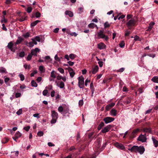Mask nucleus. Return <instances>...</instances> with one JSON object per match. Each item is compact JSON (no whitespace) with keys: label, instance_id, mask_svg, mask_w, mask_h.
<instances>
[{"label":"nucleus","instance_id":"nucleus-46","mask_svg":"<svg viewBox=\"0 0 158 158\" xmlns=\"http://www.w3.org/2000/svg\"><path fill=\"white\" fill-rule=\"evenodd\" d=\"M139 130L138 129H136L133 131V132L132 133V135H133L134 136H135V134H136L138 132Z\"/></svg>","mask_w":158,"mask_h":158},{"label":"nucleus","instance_id":"nucleus-18","mask_svg":"<svg viewBox=\"0 0 158 158\" xmlns=\"http://www.w3.org/2000/svg\"><path fill=\"white\" fill-rule=\"evenodd\" d=\"M88 26L89 28H94L95 27H96L97 29H98V27L97 26L93 23H91L89 24Z\"/></svg>","mask_w":158,"mask_h":158},{"label":"nucleus","instance_id":"nucleus-6","mask_svg":"<svg viewBox=\"0 0 158 158\" xmlns=\"http://www.w3.org/2000/svg\"><path fill=\"white\" fill-rule=\"evenodd\" d=\"M40 50L38 48H36L35 49H32L31 51V54L33 56H37V53L40 52Z\"/></svg>","mask_w":158,"mask_h":158},{"label":"nucleus","instance_id":"nucleus-43","mask_svg":"<svg viewBox=\"0 0 158 158\" xmlns=\"http://www.w3.org/2000/svg\"><path fill=\"white\" fill-rule=\"evenodd\" d=\"M30 33L28 32H27L25 34H24L23 35V36L24 37L26 38H27L30 36Z\"/></svg>","mask_w":158,"mask_h":158},{"label":"nucleus","instance_id":"nucleus-61","mask_svg":"<svg viewBox=\"0 0 158 158\" xmlns=\"http://www.w3.org/2000/svg\"><path fill=\"white\" fill-rule=\"evenodd\" d=\"M29 45L28 46L30 47H32L34 46V44L32 41L30 42L29 43Z\"/></svg>","mask_w":158,"mask_h":158},{"label":"nucleus","instance_id":"nucleus-15","mask_svg":"<svg viewBox=\"0 0 158 158\" xmlns=\"http://www.w3.org/2000/svg\"><path fill=\"white\" fill-rule=\"evenodd\" d=\"M152 139L153 142L154 146L156 148H157L158 146V141L156 140L154 137H152Z\"/></svg>","mask_w":158,"mask_h":158},{"label":"nucleus","instance_id":"nucleus-12","mask_svg":"<svg viewBox=\"0 0 158 158\" xmlns=\"http://www.w3.org/2000/svg\"><path fill=\"white\" fill-rule=\"evenodd\" d=\"M115 146L117 148H120V149H123L124 148V147L122 144L121 143H115Z\"/></svg>","mask_w":158,"mask_h":158},{"label":"nucleus","instance_id":"nucleus-4","mask_svg":"<svg viewBox=\"0 0 158 158\" xmlns=\"http://www.w3.org/2000/svg\"><path fill=\"white\" fill-rule=\"evenodd\" d=\"M103 120L106 124H107L113 122L114 120V118L108 117L104 118Z\"/></svg>","mask_w":158,"mask_h":158},{"label":"nucleus","instance_id":"nucleus-27","mask_svg":"<svg viewBox=\"0 0 158 158\" xmlns=\"http://www.w3.org/2000/svg\"><path fill=\"white\" fill-rule=\"evenodd\" d=\"M104 125V123L103 122H101L100 124H99L98 127V130H100L101 129L102 127H103Z\"/></svg>","mask_w":158,"mask_h":158},{"label":"nucleus","instance_id":"nucleus-14","mask_svg":"<svg viewBox=\"0 0 158 158\" xmlns=\"http://www.w3.org/2000/svg\"><path fill=\"white\" fill-rule=\"evenodd\" d=\"M52 116V118H58V114L54 110L51 111Z\"/></svg>","mask_w":158,"mask_h":158},{"label":"nucleus","instance_id":"nucleus-48","mask_svg":"<svg viewBox=\"0 0 158 158\" xmlns=\"http://www.w3.org/2000/svg\"><path fill=\"white\" fill-rule=\"evenodd\" d=\"M58 70L61 73H64V70L63 69L59 68L58 69Z\"/></svg>","mask_w":158,"mask_h":158},{"label":"nucleus","instance_id":"nucleus-9","mask_svg":"<svg viewBox=\"0 0 158 158\" xmlns=\"http://www.w3.org/2000/svg\"><path fill=\"white\" fill-rule=\"evenodd\" d=\"M98 65L94 66L92 67V70L91 72L93 74H95L98 71Z\"/></svg>","mask_w":158,"mask_h":158},{"label":"nucleus","instance_id":"nucleus-37","mask_svg":"<svg viewBox=\"0 0 158 158\" xmlns=\"http://www.w3.org/2000/svg\"><path fill=\"white\" fill-rule=\"evenodd\" d=\"M104 27L105 28L109 27L110 26V24L108 22H106L104 24Z\"/></svg>","mask_w":158,"mask_h":158},{"label":"nucleus","instance_id":"nucleus-39","mask_svg":"<svg viewBox=\"0 0 158 158\" xmlns=\"http://www.w3.org/2000/svg\"><path fill=\"white\" fill-rule=\"evenodd\" d=\"M43 94L44 96H46L47 95L48 93V91L47 89H44L43 92Z\"/></svg>","mask_w":158,"mask_h":158},{"label":"nucleus","instance_id":"nucleus-38","mask_svg":"<svg viewBox=\"0 0 158 158\" xmlns=\"http://www.w3.org/2000/svg\"><path fill=\"white\" fill-rule=\"evenodd\" d=\"M130 33V31H129L128 30H127L125 31L124 35L125 36H128Z\"/></svg>","mask_w":158,"mask_h":158},{"label":"nucleus","instance_id":"nucleus-47","mask_svg":"<svg viewBox=\"0 0 158 158\" xmlns=\"http://www.w3.org/2000/svg\"><path fill=\"white\" fill-rule=\"evenodd\" d=\"M21 96V94L20 93H16L15 94V97L16 98H18L20 97Z\"/></svg>","mask_w":158,"mask_h":158},{"label":"nucleus","instance_id":"nucleus-26","mask_svg":"<svg viewBox=\"0 0 158 158\" xmlns=\"http://www.w3.org/2000/svg\"><path fill=\"white\" fill-rule=\"evenodd\" d=\"M57 85L58 87L61 89L63 88L64 86V83L62 81H61L60 82L59 85H58V84Z\"/></svg>","mask_w":158,"mask_h":158},{"label":"nucleus","instance_id":"nucleus-21","mask_svg":"<svg viewBox=\"0 0 158 158\" xmlns=\"http://www.w3.org/2000/svg\"><path fill=\"white\" fill-rule=\"evenodd\" d=\"M13 45V43L11 42H10L8 44L7 47L8 48L10 49L11 51H13L12 48Z\"/></svg>","mask_w":158,"mask_h":158},{"label":"nucleus","instance_id":"nucleus-35","mask_svg":"<svg viewBox=\"0 0 158 158\" xmlns=\"http://www.w3.org/2000/svg\"><path fill=\"white\" fill-rule=\"evenodd\" d=\"M19 76L20 77L21 81H23L24 80V77L23 74H19Z\"/></svg>","mask_w":158,"mask_h":158},{"label":"nucleus","instance_id":"nucleus-58","mask_svg":"<svg viewBox=\"0 0 158 158\" xmlns=\"http://www.w3.org/2000/svg\"><path fill=\"white\" fill-rule=\"evenodd\" d=\"M37 73V71L36 70H34L32 73L31 74V77H33L34 75Z\"/></svg>","mask_w":158,"mask_h":158},{"label":"nucleus","instance_id":"nucleus-29","mask_svg":"<svg viewBox=\"0 0 158 158\" xmlns=\"http://www.w3.org/2000/svg\"><path fill=\"white\" fill-rule=\"evenodd\" d=\"M143 131L146 133H150L151 132V129L150 128H144L143 130Z\"/></svg>","mask_w":158,"mask_h":158},{"label":"nucleus","instance_id":"nucleus-10","mask_svg":"<svg viewBox=\"0 0 158 158\" xmlns=\"http://www.w3.org/2000/svg\"><path fill=\"white\" fill-rule=\"evenodd\" d=\"M137 146H133L131 148H129L128 150L132 152H137Z\"/></svg>","mask_w":158,"mask_h":158},{"label":"nucleus","instance_id":"nucleus-45","mask_svg":"<svg viewBox=\"0 0 158 158\" xmlns=\"http://www.w3.org/2000/svg\"><path fill=\"white\" fill-rule=\"evenodd\" d=\"M119 46L121 48H123L124 47L125 45V43L123 41H121V42L119 44Z\"/></svg>","mask_w":158,"mask_h":158},{"label":"nucleus","instance_id":"nucleus-2","mask_svg":"<svg viewBox=\"0 0 158 158\" xmlns=\"http://www.w3.org/2000/svg\"><path fill=\"white\" fill-rule=\"evenodd\" d=\"M136 23V20L134 19H131L127 23L126 25L129 29H131Z\"/></svg>","mask_w":158,"mask_h":158},{"label":"nucleus","instance_id":"nucleus-11","mask_svg":"<svg viewBox=\"0 0 158 158\" xmlns=\"http://www.w3.org/2000/svg\"><path fill=\"white\" fill-rule=\"evenodd\" d=\"M110 114L111 116H115L117 114V110L114 109H112L110 112Z\"/></svg>","mask_w":158,"mask_h":158},{"label":"nucleus","instance_id":"nucleus-33","mask_svg":"<svg viewBox=\"0 0 158 158\" xmlns=\"http://www.w3.org/2000/svg\"><path fill=\"white\" fill-rule=\"evenodd\" d=\"M83 7H80L79 8L77 12L79 14H81L83 12Z\"/></svg>","mask_w":158,"mask_h":158},{"label":"nucleus","instance_id":"nucleus-49","mask_svg":"<svg viewBox=\"0 0 158 158\" xmlns=\"http://www.w3.org/2000/svg\"><path fill=\"white\" fill-rule=\"evenodd\" d=\"M44 135V133L42 131H40L38 132L37 135L39 136H42Z\"/></svg>","mask_w":158,"mask_h":158},{"label":"nucleus","instance_id":"nucleus-20","mask_svg":"<svg viewBox=\"0 0 158 158\" xmlns=\"http://www.w3.org/2000/svg\"><path fill=\"white\" fill-rule=\"evenodd\" d=\"M151 80L153 82L158 83V77H154L151 79Z\"/></svg>","mask_w":158,"mask_h":158},{"label":"nucleus","instance_id":"nucleus-62","mask_svg":"<svg viewBox=\"0 0 158 158\" xmlns=\"http://www.w3.org/2000/svg\"><path fill=\"white\" fill-rule=\"evenodd\" d=\"M90 82V81L88 80V79H86L85 81V85L87 86L88 85V83H89Z\"/></svg>","mask_w":158,"mask_h":158},{"label":"nucleus","instance_id":"nucleus-40","mask_svg":"<svg viewBox=\"0 0 158 158\" xmlns=\"http://www.w3.org/2000/svg\"><path fill=\"white\" fill-rule=\"evenodd\" d=\"M26 10L28 13H30L32 10V8L31 7H28Z\"/></svg>","mask_w":158,"mask_h":158},{"label":"nucleus","instance_id":"nucleus-36","mask_svg":"<svg viewBox=\"0 0 158 158\" xmlns=\"http://www.w3.org/2000/svg\"><path fill=\"white\" fill-rule=\"evenodd\" d=\"M19 55L20 57H23L25 55V53L24 52H21L19 53Z\"/></svg>","mask_w":158,"mask_h":158},{"label":"nucleus","instance_id":"nucleus-55","mask_svg":"<svg viewBox=\"0 0 158 158\" xmlns=\"http://www.w3.org/2000/svg\"><path fill=\"white\" fill-rule=\"evenodd\" d=\"M111 108V106H110V105H109H109H107V106H106V111H108Z\"/></svg>","mask_w":158,"mask_h":158},{"label":"nucleus","instance_id":"nucleus-13","mask_svg":"<svg viewBox=\"0 0 158 158\" xmlns=\"http://www.w3.org/2000/svg\"><path fill=\"white\" fill-rule=\"evenodd\" d=\"M98 48L100 49H102L105 48L106 45L105 44L102 43H101L98 45Z\"/></svg>","mask_w":158,"mask_h":158},{"label":"nucleus","instance_id":"nucleus-5","mask_svg":"<svg viewBox=\"0 0 158 158\" xmlns=\"http://www.w3.org/2000/svg\"><path fill=\"white\" fill-rule=\"evenodd\" d=\"M137 152H139L140 154H142L144 153L145 149L143 146H140L139 147L137 146Z\"/></svg>","mask_w":158,"mask_h":158},{"label":"nucleus","instance_id":"nucleus-22","mask_svg":"<svg viewBox=\"0 0 158 158\" xmlns=\"http://www.w3.org/2000/svg\"><path fill=\"white\" fill-rule=\"evenodd\" d=\"M39 69L40 72L42 73H44L45 71L44 67L43 66H40Z\"/></svg>","mask_w":158,"mask_h":158},{"label":"nucleus","instance_id":"nucleus-63","mask_svg":"<svg viewBox=\"0 0 158 158\" xmlns=\"http://www.w3.org/2000/svg\"><path fill=\"white\" fill-rule=\"evenodd\" d=\"M67 63L70 66H73L74 64V63L73 62H72V61H68L67 62Z\"/></svg>","mask_w":158,"mask_h":158},{"label":"nucleus","instance_id":"nucleus-32","mask_svg":"<svg viewBox=\"0 0 158 158\" xmlns=\"http://www.w3.org/2000/svg\"><path fill=\"white\" fill-rule=\"evenodd\" d=\"M71 70L72 71L71 72L70 71H69V74L70 77H73L74 76L75 73L73 71L72 69H71Z\"/></svg>","mask_w":158,"mask_h":158},{"label":"nucleus","instance_id":"nucleus-64","mask_svg":"<svg viewBox=\"0 0 158 158\" xmlns=\"http://www.w3.org/2000/svg\"><path fill=\"white\" fill-rule=\"evenodd\" d=\"M138 91H139L140 94L142 93L143 92V89L142 88H139L138 89Z\"/></svg>","mask_w":158,"mask_h":158},{"label":"nucleus","instance_id":"nucleus-16","mask_svg":"<svg viewBox=\"0 0 158 158\" xmlns=\"http://www.w3.org/2000/svg\"><path fill=\"white\" fill-rule=\"evenodd\" d=\"M44 58L45 60V61L47 63H48L49 62H51L52 61V60L49 56H45Z\"/></svg>","mask_w":158,"mask_h":158},{"label":"nucleus","instance_id":"nucleus-24","mask_svg":"<svg viewBox=\"0 0 158 158\" xmlns=\"http://www.w3.org/2000/svg\"><path fill=\"white\" fill-rule=\"evenodd\" d=\"M23 40V39L20 37H19L18 39L17 40L15 44H20Z\"/></svg>","mask_w":158,"mask_h":158},{"label":"nucleus","instance_id":"nucleus-52","mask_svg":"<svg viewBox=\"0 0 158 158\" xmlns=\"http://www.w3.org/2000/svg\"><path fill=\"white\" fill-rule=\"evenodd\" d=\"M3 19H2L1 20V22L2 23H6L7 22V20L6 19H5V17L4 16H3Z\"/></svg>","mask_w":158,"mask_h":158},{"label":"nucleus","instance_id":"nucleus-7","mask_svg":"<svg viewBox=\"0 0 158 158\" xmlns=\"http://www.w3.org/2000/svg\"><path fill=\"white\" fill-rule=\"evenodd\" d=\"M137 139L142 142H144L146 141V138L145 135H141L139 136Z\"/></svg>","mask_w":158,"mask_h":158},{"label":"nucleus","instance_id":"nucleus-42","mask_svg":"<svg viewBox=\"0 0 158 158\" xmlns=\"http://www.w3.org/2000/svg\"><path fill=\"white\" fill-rule=\"evenodd\" d=\"M58 110L59 112L62 113V112L63 111V107L62 106H60L58 108Z\"/></svg>","mask_w":158,"mask_h":158},{"label":"nucleus","instance_id":"nucleus-60","mask_svg":"<svg viewBox=\"0 0 158 158\" xmlns=\"http://www.w3.org/2000/svg\"><path fill=\"white\" fill-rule=\"evenodd\" d=\"M23 66L24 67V68L25 69H26L27 68L28 69H30V65H28L27 64H25L24 65H23Z\"/></svg>","mask_w":158,"mask_h":158},{"label":"nucleus","instance_id":"nucleus-50","mask_svg":"<svg viewBox=\"0 0 158 158\" xmlns=\"http://www.w3.org/2000/svg\"><path fill=\"white\" fill-rule=\"evenodd\" d=\"M33 116L34 117L37 118H39L40 117L39 115V114L38 113H36L33 114Z\"/></svg>","mask_w":158,"mask_h":158},{"label":"nucleus","instance_id":"nucleus-17","mask_svg":"<svg viewBox=\"0 0 158 158\" xmlns=\"http://www.w3.org/2000/svg\"><path fill=\"white\" fill-rule=\"evenodd\" d=\"M65 13L66 15H68L70 17H72L73 15V13L70 11L66 10Z\"/></svg>","mask_w":158,"mask_h":158},{"label":"nucleus","instance_id":"nucleus-59","mask_svg":"<svg viewBox=\"0 0 158 158\" xmlns=\"http://www.w3.org/2000/svg\"><path fill=\"white\" fill-rule=\"evenodd\" d=\"M55 91L54 90H52L51 93V96L52 97H53L54 96L55 94Z\"/></svg>","mask_w":158,"mask_h":158},{"label":"nucleus","instance_id":"nucleus-8","mask_svg":"<svg viewBox=\"0 0 158 158\" xmlns=\"http://www.w3.org/2000/svg\"><path fill=\"white\" fill-rule=\"evenodd\" d=\"M111 127V125H107L102 130V132L103 133L108 132L110 129Z\"/></svg>","mask_w":158,"mask_h":158},{"label":"nucleus","instance_id":"nucleus-54","mask_svg":"<svg viewBox=\"0 0 158 158\" xmlns=\"http://www.w3.org/2000/svg\"><path fill=\"white\" fill-rule=\"evenodd\" d=\"M32 55L31 54H29L27 56V59L28 60H31L32 57Z\"/></svg>","mask_w":158,"mask_h":158},{"label":"nucleus","instance_id":"nucleus-53","mask_svg":"<svg viewBox=\"0 0 158 158\" xmlns=\"http://www.w3.org/2000/svg\"><path fill=\"white\" fill-rule=\"evenodd\" d=\"M22 109H20L16 112V114L18 115L21 114L22 113Z\"/></svg>","mask_w":158,"mask_h":158},{"label":"nucleus","instance_id":"nucleus-51","mask_svg":"<svg viewBox=\"0 0 158 158\" xmlns=\"http://www.w3.org/2000/svg\"><path fill=\"white\" fill-rule=\"evenodd\" d=\"M41 16V14L39 12H37L35 13V16L36 18H39Z\"/></svg>","mask_w":158,"mask_h":158},{"label":"nucleus","instance_id":"nucleus-56","mask_svg":"<svg viewBox=\"0 0 158 158\" xmlns=\"http://www.w3.org/2000/svg\"><path fill=\"white\" fill-rule=\"evenodd\" d=\"M30 128V127L29 126H27V127H24L23 128V129L26 131H28Z\"/></svg>","mask_w":158,"mask_h":158},{"label":"nucleus","instance_id":"nucleus-44","mask_svg":"<svg viewBox=\"0 0 158 158\" xmlns=\"http://www.w3.org/2000/svg\"><path fill=\"white\" fill-rule=\"evenodd\" d=\"M57 118H52V119L51 121V123L52 124H54L56 123V119Z\"/></svg>","mask_w":158,"mask_h":158},{"label":"nucleus","instance_id":"nucleus-25","mask_svg":"<svg viewBox=\"0 0 158 158\" xmlns=\"http://www.w3.org/2000/svg\"><path fill=\"white\" fill-rule=\"evenodd\" d=\"M40 22V21L38 20L35 21L32 23H31V26L34 27L38 23Z\"/></svg>","mask_w":158,"mask_h":158},{"label":"nucleus","instance_id":"nucleus-31","mask_svg":"<svg viewBox=\"0 0 158 158\" xmlns=\"http://www.w3.org/2000/svg\"><path fill=\"white\" fill-rule=\"evenodd\" d=\"M76 56L73 54H71L69 55V58L71 60L74 59Z\"/></svg>","mask_w":158,"mask_h":158},{"label":"nucleus","instance_id":"nucleus-1","mask_svg":"<svg viewBox=\"0 0 158 158\" xmlns=\"http://www.w3.org/2000/svg\"><path fill=\"white\" fill-rule=\"evenodd\" d=\"M97 36L98 39H104L106 41L108 40V36L104 34L103 31L102 30H100L98 32Z\"/></svg>","mask_w":158,"mask_h":158},{"label":"nucleus","instance_id":"nucleus-3","mask_svg":"<svg viewBox=\"0 0 158 158\" xmlns=\"http://www.w3.org/2000/svg\"><path fill=\"white\" fill-rule=\"evenodd\" d=\"M78 86L80 88H83L84 87V79L82 76L79 77L78 78Z\"/></svg>","mask_w":158,"mask_h":158},{"label":"nucleus","instance_id":"nucleus-41","mask_svg":"<svg viewBox=\"0 0 158 158\" xmlns=\"http://www.w3.org/2000/svg\"><path fill=\"white\" fill-rule=\"evenodd\" d=\"M52 86L51 85H49L48 86H46L45 87V89H48L49 90H50L52 89Z\"/></svg>","mask_w":158,"mask_h":158},{"label":"nucleus","instance_id":"nucleus-28","mask_svg":"<svg viewBox=\"0 0 158 158\" xmlns=\"http://www.w3.org/2000/svg\"><path fill=\"white\" fill-rule=\"evenodd\" d=\"M31 85L35 87H36L38 85L36 82L34 80H32L31 81Z\"/></svg>","mask_w":158,"mask_h":158},{"label":"nucleus","instance_id":"nucleus-57","mask_svg":"<svg viewBox=\"0 0 158 158\" xmlns=\"http://www.w3.org/2000/svg\"><path fill=\"white\" fill-rule=\"evenodd\" d=\"M131 100L129 98H127V100H126L124 102L126 104H128L130 103Z\"/></svg>","mask_w":158,"mask_h":158},{"label":"nucleus","instance_id":"nucleus-30","mask_svg":"<svg viewBox=\"0 0 158 158\" xmlns=\"http://www.w3.org/2000/svg\"><path fill=\"white\" fill-rule=\"evenodd\" d=\"M50 77L53 78H55L56 77V75L54 73V71H52L51 73Z\"/></svg>","mask_w":158,"mask_h":158},{"label":"nucleus","instance_id":"nucleus-19","mask_svg":"<svg viewBox=\"0 0 158 158\" xmlns=\"http://www.w3.org/2000/svg\"><path fill=\"white\" fill-rule=\"evenodd\" d=\"M22 135V134L19 131H18L15 133V136L16 139H18Z\"/></svg>","mask_w":158,"mask_h":158},{"label":"nucleus","instance_id":"nucleus-34","mask_svg":"<svg viewBox=\"0 0 158 158\" xmlns=\"http://www.w3.org/2000/svg\"><path fill=\"white\" fill-rule=\"evenodd\" d=\"M34 40H35L36 41L40 42V39L39 36H36L33 38Z\"/></svg>","mask_w":158,"mask_h":158},{"label":"nucleus","instance_id":"nucleus-23","mask_svg":"<svg viewBox=\"0 0 158 158\" xmlns=\"http://www.w3.org/2000/svg\"><path fill=\"white\" fill-rule=\"evenodd\" d=\"M0 73H7L6 69L2 67H0Z\"/></svg>","mask_w":158,"mask_h":158}]
</instances>
